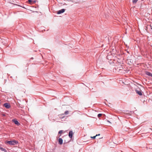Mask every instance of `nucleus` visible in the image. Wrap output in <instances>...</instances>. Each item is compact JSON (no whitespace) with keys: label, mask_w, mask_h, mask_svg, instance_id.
<instances>
[{"label":"nucleus","mask_w":152,"mask_h":152,"mask_svg":"<svg viewBox=\"0 0 152 152\" xmlns=\"http://www.w3.org/2000/svg\"><path fill=\"white\" fill-rule=\"evenodd\" d=\"M7 143L11 145H15L17 144L18 142L16 140L8 141L7 142Z\"/></svg>","instance_id":"nucleus-1"},{"label":"nucleus","mask_w":152,"mask_h":152,"mask_svg":"<svg viewBox=\"0 0 152 152\" xmlns=\"http://www.w3.org/2000/svg\"><path fill=\"white\" fill-rule=\"evenodd\" d=\"M3 106L7 109H9L11 107L10 104L7 103H4Z\"/></svg>","instance_id":"nucleus-2"},{"label":"nucleus","mask_w":152,"mask_h":152,"mask_svg":"<svg viewBox=\"0 0 152 152\" xmlns=\"http://www.w3.org/2000/svg\"><path fill=\"white\" fill-rule=\"evenodd\" d=\"M12 121L14 123L17 125V126H19L20 125V123L16 119H13L12 120Z\"/></svg>","instance_id":"nucleus-3"},{"label":"nucleus","mask_w":152,"mask_h":152,"mask_svg":"<svg viewBox=\"0 0 152 152\" xmlns=\"http://www.w3.org/2000/svg\"><path fill=\"white\" fill-rule=\"evenodd\" d=\"M65 9H62L61 10L58 11L57 12V13L58 14H61L64 12L65 11Z\"/></svg>","instance_id":"nucleus-4"},{"label":"nucleus","mask_w":152,"mask_h":152,"mask_svg":"<svg viewBox=\"0 0 152 152\" xmlns=\"http://www.w3.org/2000/svg\"><path fill=\"white\" fill-rule=\"evenodd\" d=\"M147 30L151 31L152 30V26L150 24L149 25H148L147 26Z\"/></svg>","instance_id":"nucleus-5"},{"label":"nucleus","mask_w":152,"mask_h":152,"mask_svg":"<svg viewBox=\"0 0 152 152\" xmlns=\"http://www.w3.org/2000/svg\"><path fill=\"white\" fill-rule=\"evenodd\" d=\"M135 91L136 93L139 95L141 96L142 95V91L141 90H135Z\"/></svg>","instance_id":"nucleus-6"},{"label":"nucleus","mask_w":152,"mask_h":152,"mask_svg":"<svg viewBox=\"0 0 152 152\" xmlns=\"http://www.w3.org/2000/svg\"><path fill=\"white\" fill-rule=\"evenodd\" d=\"M73 134V132L72 131H70L69 133V136L70 138H72Z\"/></svg>","instance_id":"nucleus-7"},{"label":"nucleus","mask_w":152,"mask_h":152,"mask_svg":"<svg viewBox=\"0 0 152 152\" xmlns=\"http://www.w3.org/2000/svg\"><path fill=\"white\" fill-rule=\"evenodd\" d=\"M58 143L60 145H62L63 143V140L61 138H59L58 139Z\"/></svg>","instance_id":"nucleus-8"},{"label":"nucleus","mask_w":152,"mask_h":152,"mask_svg":"<svg viewBox=\"0 0 152 152\" xmlns=\"http://www.w3.org/2000/svg\"><path fill=\"white\" fill-rule=\"evenodd\" d=\"M145 73L146 75L152 77V74L151 72L148 71H146Z\"/></svg>","instance_id":"nucleus-9"},{"label":"nucleus","mask_w":152,"mask_h":152,"mask_svg":"<svg viewBox=\"0 0 152 152\" xmlns=\"http://www.w3.org/2000/svg\"><path fill=\"white\" fill-rule=\"evenodd\" d=\"M0 149L1 151H4V152H7V150L6 149L1 147L0 146Z\"/></svg>","instance_id":"nucleus-10"},{"label":"nucleus","mask_w":152,"mask_h":152,"mask_svg":"<svg viewBox=\"0 0 152 152\" xmlns=\"http://www.w3.org/2000/svg\"><path fill=\"white\" fill-rule=\"evenodd\" d=\"M63 130H60L58 132V134H60L59 135V137H60L61 135V134L63 133Z\"/></svg>","instance_id":"nucleus-11"},{"label":"nucleus","mask_w":152,"mask_h":152,"mask_svg":"<svg viewBox=\"0 0 152 152\" xmlns=\"http://www.w3.org/2000/svg\"><path fill=\"white\" fill-rule=\"evenodd\" d=\"M138 0H132V2L133 4H135Z\"/></svg>","instance_id":"nucleus-12"},{"label":"nucleus","mask_w":152,"mask_h":152,"mask_svg":"<svg viewBox=\"0 0 152 152\" xmlns=\"http://www.w3.org/2000/svg\"><path fill=\"white\" fill-rule=\"evenodd\" d=\"M69 114V111L67 110L66 111L64 112V114L65 115H67Z\"/></svg>","instance_id":"nucleus-13"},{"label":"nucleus","mask_w":152,"mask_h":152,"mask_svg":"<svg viewBox=\"0 0 152 152\" xmlns=\"http://www.w3.org/2000/svg\"><path fill=\"white\" fill-rule=\"evenodd\" d=\"M28 1L29 4H31V2H32V1L31 0H28Z\"/></svg>","instance_id":"nucleus-14"},{"label":"nucleus","mask_w":152,"mask_h":152,"mask_svg":"<svg viewBox=\"0 0 152 152\" xmlns=\"http://www.w3.org/2000/svg\"><path fill=\"white\" fill-rule=\"evenodd\" d=\"M98 135L97 134H96V136H93V137H91V138H92V139H94L96 137V136H97Z\"/></svg>","instance_id":"nucleus-15"},{"label":"nucleus","mask_w":152,"mask_h":152,"mask_svg":"<svg viewBox=\"0 0 152 152\" xmlns=\"http://www.w3.org/2000/svg\"><path fill=\"white\" fill-rule=\"evenodd\" d=\"M102 115V114H99L98 115V118H100V117H101V116Z\"/></svg>","instance_id":"nucleus-16"},{"label":"nucleus","mask_w":152,"mask_h":152,"mask_svg":"<svg viewBox=\"0 0 152 152\" xmlns=\"http://www.w3.org/2000/svg\"><path fill=\"white\" fill-rule=\"evenodd\" d=\"M1 115H2V116H5V115H5V114H4V113H2V114H1Z\"/></svg>","instance_id":"nucleus-17"},{"label":"nucleus","mask_w":152,"mask_h":152,"mask_svg":"<svg viewBox=\"0 0 152 152\" xmlns=\"http://www.w3.org/2000/svg\"><path fill=\"white\" fill-rule=\"evenodd\" d=\"M36 2V1H34V3Z\"/></svg>","instance_id":"nucleus-18"},{"label":"nucleus","mask_w":152,"mask_h":152,"mask_svg":"<svg viewBox=\"0 0 152 152\" xmlns=\"http://www.w3.org/2000/svg\"><path fill=\"white\" fill-rule=\"evenodd\" d=\"M32 59H33L34 58L33 57L31 58Z\"/></svg>","instance_id":"nucleus-19"},{"label":"nucleus","mask_w":152,"mask_h":152,"mask_svg":"<svg viewBox=\"0 0 152 152\" xmlns=\"http://www.w3.org/2000/svg\"><path fill=\"white\" fill-rule=\"evenodd\" d=\"M98 135V136H99V135H100V134H99Z\"/></svg>","instance_id":"nucleus-20"},{"label":"nucleus","mask_w":152,"mask_h":152,"mask_svg":"<svg viewBox=\"0 0 152 152\" xmlns=\"http://www.w3.org/2000/svg\"><path fill=\"white\" fill-rule=\"evenodd\" d=\"M1 104V102H0V104Z\"/></svg>","instance_id":"nucleus-21"}]
</instances>
